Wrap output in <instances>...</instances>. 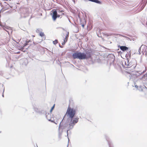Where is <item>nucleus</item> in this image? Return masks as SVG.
<instances>
[{
    "instance_id": "obj_31",
    "label": "nucleus",
    "mask_w": 147,
    "mask_h": 147,
    "mask_svg": "<svg viewBox=\"0 0 147 147\" xmlns=\"http://www.w3.org/2000/svg\"><path fill=\"white\" fill-rule=\"evenodd\" d=\"M55 123L56 124H57V122H56V123L55 122Z\"/></svg>"
},
{
    "instance_id": "obj_25",
    "label": "nucleus",
    "mask_w": 147,
    "mask_h": 147,
    "mask_svg": "<svg viewBox=\"0 0 147 147\" xmlns=\"http://www.w3.org/2000/svg\"><path fill=\"white\" fill-rule=\"evenodd\" d=\"M65 44V42H62V45H64Z\"/></svg>"
},
{
    "instance_id": "obj_13",
    "label": "nucleus",
    "mask_w": 147,
    "mask_h": 147,
    "mask_svg": "<svg viewBox=\"0 0 147 147\" xmlns=\"http://www.w3.org/2000/svg\"><path fill=\"white\" fill-rule=\"evenodd\" d=\"M42 30L40 28H38L36 30V32L37 33H38L40 32Z\"/></svg>"
},
{
    "instance_id": "obj_14",
    "label": "nucleus",
    "mask_w": 147,
    "mask_h": 147,
    "mask_svg": "<svg viewBox=\"0 0 147 147\" xmlns=\"http://www.w3.org/2000/svg\"><path fill=\"white\" fill-rule=\"evenodd\" d=\"M40 36L41 37H43L45 36L43 32H40Z\"/></svg>"
},
{
    "instance_id": "obj_32",
    "label": "nucleus",
    "mask_w": 147,
    "mask_h": 147,
    "mask_svg": "<svg viewBox=\"0 0 147 147\" xmlns=\"http://www.w3.org/2000/svg\"><path fill=\"white\" fill-rule=\"evenodd\" d=\"M64 14V13H62V15H63Z\"/></svg>"
},
{
    "instance_id": "obj_18",
    "label": "nucleus",
    "mask_w": 147,
    "mask_h": 147,
    "mask_svg": "<svg viewBox=\"0 0 147 147\" xmlns=\"http://www.w3.org/2000/svg\"><path fill=\"white\" fill-rule=\"evenodd\" d=\"M55 105L54 104L53 105V107H52L51 108V109L50 110V112H51L54 109V107H55Z\"/></svg>"
},
{
    "instance_id": "obj_11",
    "label": "nucleus",
    "mask_w": 147,
    "mask_h": 147,
    "mask_svg": "<svg viewBox=\"0 0 147 147\" xmlns=\"http://www.w3.org/2000/svg\"><path fill=\"white\" fill-rule=\"evenodd\" d=\"M88 0L89 1L93 2H94V3H98V4H101V2L100 1H99L98 0Z\"/></svg>"
},
{
    "instance_id": "obj_4",
    "label": "nucleus",
    "mask_w": 147,
    "mask_h": 147,
    "mask_svg": "<svg viewBox=\"0 0 147 147\" xmlns=\"http://www.w3.org/2000/svg\"><path fill=\"white\" fill-rule=\"evenodd\" d=\"M132 73L131 74V77H130V79L134 80H135V79L137 78L138 76L144 73L145 71H144L141 72L140 71H132Z\"/></svg>"
},
{
    "instance_id": "obj_7",
    "label": "nucleus",
    "mask_w": 147,
    "mask_h": 147,
    "mask_svg": "<svg viewBox=\"0 0 147 147\" xmlns=\"http://www.w3.org/2000/svg\"><path fill=\"white\" fill-rule=\"evenodd\" d=\"M91 57V55L90 54L86 55V54L80 52L79 59H88Z\"/></svg>"
},
{
    "instance_id": "obj_2",
    "label": "nucleus",
    "mask_w": 147,
    "mask_h": 147,
    "mask_svg": "<svg viewBox=\"0 0 147 147\" xmlns=\"http://www.w3.org/2000/svg\"><path fill=\"white\" fill-rule=\"evenodd\" d=\"M123 65H125V67L127 68H134L137 65V63L136 60L134 59H132L131 61H129L127 59L125 61H123Z\"/></svg>"
},
{
    "instance_id": "obj_6",
    "label": "nucleus",
    "mask_w": 147,
    "mask_h": 147,
    "mask_svg": "<svg viewBox=\"0 0 147 147\" xmlns=\"http://www.w3.org/2000/svg\"><path fill=\"white\" fill-rule=\"evenodd\" d=\"M63 121L62 120V121L60 122V123L59 124V130H60V128H61V129L62 130V129H66V128L67 127H68V128H67V129H68V130H67V136H68V131L70 129H69V123L68 122L69 121H67V120H66V122L64 124L62 125H61V123Z\"/></svg>"
},
{
    "instance_id": "obj_30",
    "label": "nucleus",
    "mask_w": 147,
    "mask_h": 147,
    "mask_svg": "<svg viewBox=\"0 0 147 147\" xmlns=\"http://www.w3.org/2000/svg\"><path fill=\"white\" fill-rule=\"evenodd\" d=\"M55 123L56 124H57V122H56V123L55 122Z\"/></svg>"
},
{
    "instance_id": "obj_9",
    "label": "nucleus",
    "mask_w": 147,
    "mask_h": 147,
    "mask_svg": "<svg viewBox=\"0 0 147 147\" xmlns=\"http://www.w3.org/2000/svg\"><path fill=\"white\" fill-rule=\"evenodd\" d=\"M119 47L120 49L123 51L128 49V48L125 46H119Z\"/></svg>"
},
{
    "instance_id": "obj_23",
    "label": "nucleus",
    "mask_w": 147,
    "mask_h": 147,
    "mask_svg": "<svg viewBox=\"0 0 147 147\" xmlns=\"http://www.w3.org/2000/svg\"><path fill=\"white\" fill-rule=\"evenodd\" d=\"M67 41V40L66 39V40H65V39H64V42H65V43H66V42Z\"/></svg>"
},
{
    "instance_id": "obj_29",
    "label": "nucleus",
    "mask_w": 147,
    "mask_h": 147,
    "mask_svg": "<svg viewBox=\"0 0 147 147\" xmlns=\"http://www.w3.org/2000/svg\"><path fill=\"white\" fill-rule=\"evenodd\" d=\"M68 144H67V147H68Z\"/></svg>"
},
{
    "instance_id": "obj_8",
    "label": "nucleus",
    "mask_w": 147,
    "mask_h": 147,
    "mask_svg": "<svg viewBox=\"0 0 147 147\" xmlns=\"http://www.w3.org/2000/svg\"><path fill=\"white\" fill-rule=\"evenodd\" d=\"M79 54L80 52H76L72 54V57L74 59L79 58Z\"/></svg>"
},
{
    "instance_id": "obj_3",
    "label": "nucleus",
    "mask_w": 147,
    "mask_h": 147,
    "mask_svg": "<svg viewBox=\"0 0 147 147\" xmlns=\"http://www.w3.org/2000/svg\"><path fill=\"white\" fill-rule=\"evenodd\" d=\"M144 77V75L141 77L138 78L136 80V79H135V80H134L135 81L134 83V86L140 91L142 90V86L141 84H142V79Z\"/></svg>"
},
{
    "instance_id": "obj_16",
    "label": "nucleus",
    "mask_w": 147,
    "mask_h": 147,
    "mask_svg": "<svg viewBox=\"0 0 147 147\" xmlns=\"http://www.w3.org/2000/svg\"><path fill=\"white\" fill-rule=\"evenodd\" d=\"M34 110L35 112H36L37 113L39 112V110L36 108H34Z\"/></svg>"
},
{
    "instance_id": "obj_20",
    "label": "nucleus",
    "mask_w": 147,
    "mask_h": 147,
    "mask_svg": "<svg viewBox=\"0 0 147 147\" xmlns=\"http://www.w3.org/2000/svg\"><path fill=\"white\" fill-rule=\"evenodd\" d=\"M28 44V43H27L26 42V43H25V44H24V47H25L26 46V45H27Z\"/></svg>"
},
{
    "instance_id": "obj_12",
    "label": "nucleus",
    "mask_w": 147,
    "mask_h": 147,
    "mask_svg": "<svg viewBox=\"0 0 147 147\" xmlns=\"http://www.w3.org/2000/svg\"><path fill=\"white\" fill-rule=\"evenodd\" d=\"M143 47H144V45H141V47L139 48V49L138 50V54L140 55L141 54V48Z\"/></svg>"
},
{
    "instance_id": "obj_24",
    "label": "nucleus",
    "mask_w": 147,
    "mask_h": 147,
    "mask_svg": "<svg viewBox=\"0 0 147 147\" xmlns=\"http://www.w3.org/2000/svg\"><path fill=\"white\" fill-rule=\"evenodd\" d=\"M82 27L83 28H84V24H82Z\"/></svg>"
},
{
    "instance_id": "obj_22",
    "label": "nucleus",
    "mask_w": 147,
    "mask_h": 147,
    "mask_svg": "<svg viewBox=\"0 0 147 147\" xmlns=\"http://www.w3.org/2000/svg\"><path fill=\"white\" fill-rule=\"evenodd\" d=\"M67 41V40L66 39V40H65V39H64V42H65V43H66V42Z\"/></svg>"
},
{
    "instance_id": "obj_28",
    "label": "nucleus",
    "mask_w": 147,
    "mask_h": 147,
    "mask_svg": "<svg viewBox=\"0 0 147 147\" xmlns=\"http://www.w3.org/2000/svg\"><path fill=\"white\" fill-rule=\"evenodd\" d=\"M69 139H68V142H69Z\"/></svg>"
},
{
    "instance_id": "obj_19",
    "label": "nucleus",
    "mask_w": 147,
    "mask_h": 147,
    "mask_svg": "<svg viewBox=\"0 0 147 147\" xmlns=\"http://www.w3.org/2000/svg\"><path fill=\"white\" fill-rule=\"evenodd\" d=\"M0 26H2V27H3V29H4V25L2 23L0 22Z\"/></svg>"
},
{
    "instance_id": "obj_33",
    "label": "nucleus",
    "mask_w": 147,
    "mask_h": 147,
    "mask_svg": "<svg viewBox=\"0 0 147 147\" xmlns=\"http://www.w3.org/2000/svg\"><path fill=\"white\" fill-rule=\"evenodd\" d=\"M142 52L143 53L142 51Z\"/></svg>"
},
{
    "instance_id": "obj_10",
    "label": "nucleus",
    "mask_w": 147,
    "mask_h": 147,
    "mask_svg": "<svg viewBox=\"0 0 147 147\" xmlns=\"http://www.w3.org/2000/svg\"><path fill=\"white\" fill-rule=\"evenodd\" d=\"M46 117L47 119L49 121H51L52 122H53V121L51 120V115L49 114L48 113L47 114H46Z\"/></svg>"
},
{
    "instance_id": "obj_5",
    "label": "nucleus",
    "mask_w": 147,
    "mask_h": 147,
    "mask_svg": "<svg viewBox=\"0 0 147 147\" xmlns=\"http://www.w3.org/2000/svg\"><path fill=\"white\" fill-rule=\"evenodd\" d=\"M63 10H61V11H57L56 10H55L53 11V13H51V14L52 16V17L53 20L55 21L56 20V19L57 18H59L60 17V14H59L60 12H63Z\"/></svg>"
},
{
    "instance_id": "obj_26",
    "label": "nucleus",
    "mask_w": 147,
    "mask_h": 147,
    "mask_svg": "<svg viewBox=\"0 0 147 147\" xmlns=\"http://www.w3.org/2000/svg\"><path fill=\"white\" fill-rule=\"evenodd\" d=\"M59 46L60 48H63V47L61 45H59Z\"/></svg>"
},
{
    "instance_id": "obj_17",
    "label": "nucleus",
    "mask_w": 147,
    "mask_h": 147,
    "mask_svg": "<svg viewBox=\"0 0 147 147\" xmlns=\"http://www.w3.org/2000/svg\"><path fill=\"white\" fill-rule=\"evenodd\" d=\"M69 32H68L67 34L66 35V36L65 37V40H66V39L67 40L69 36Z\"/></svg>"
},
{
    "instance_id": "obj_15",
    "label": "nucleus",
    "mask_w": 147,
    "mask_h": 147,
    "mask_svg": "<svg viewBox=\"0 0 147 147\" xmlns=\"http://www.w3.org/2000/svg\"><path fill=\"white\" fill-rule=\"evenodd\" d=\"M58 42V40H55V41H53V43L54 45L56 44Z\"/></svg>"
},
{
    "instance_id": "obj_21",
    "label": "nucleus",
    "mask_w": 147,
    "mask_h": 147,
    "mask_svg": "<svg viewBox=\"0 0 147 147\" xmlns=\"http://www.w3.org/2000/svg\"><path fill=\"white\" fill-rule=\"evenodd\" d=\"M26 42L27 43H28L29 42H30V40H26Z\"/></svg>"
},
{
    "instance_id": "obj_27",
    "label": "nucleus",
    "mask_w": 147,
    "mask_h": 147,
    "mask_svg": "<svg viewBox=\"0 0 147 147\" xmlns=\"http://www.w3.org/2000/svg\"><path fill=\"white\" fill-rule=\"evenodd\" d=\"M4 90H3V92H4ZM2 96L3 97H4V95H3V94H2Z\"/></svg>"
},
{
    "instance_id": "obj_1",
    "label": "nucleus",
    "mask_w": 147,
    "mask_h": 147,
    "mask_svg": "<svg viewBox=\"0 0 147 147\" xmlns=\"http://www.w3.org/2000/svg\"><path fill=\"white\" fill-rule=\"evenodd\" d=\"M76 113V110L73 108H71L69 107L67 110L66 114L64 116L62 120L63 121L65 120L67 118V121H70L69 123V129L73 128L75 124L77 123L78 121L79 118L77 117L74 119Z\"/></svg>"
}]
</instances>
